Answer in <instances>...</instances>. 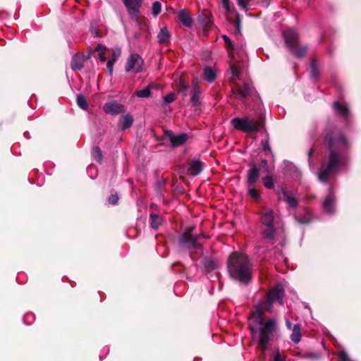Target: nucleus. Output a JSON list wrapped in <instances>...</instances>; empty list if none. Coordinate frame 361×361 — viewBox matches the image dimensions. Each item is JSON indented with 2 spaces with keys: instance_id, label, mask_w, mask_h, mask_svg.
I'll list each match as a JSON object with an SVG mask.
<instances>
[{
  "instance_id": "obj_49",
  "label": "nucleus",
  "mask_w": 361,
  "mask_h": 361,
  "mask_svg": "<svg viewBox=\"0 0 361 361\" xmlns=\"http://www.w3.org/2000/svg\"><path fill=\"white\" fill-rule=\"evenodd\" d=\"M26 317H33V314H27L26 315Z\"/></svg>"
},
{
  "instance_id": "obj_2",
  "label": "nucleus",
  "mask_w": 361,
  "mask_h": 361,
  "mask_svg": "<svg viewBox=\"0 0 361 361\" xmlns=\"http://www.w3.org/2000/svg\"><path fill=\"white\" fill-rule=\"evenodd\" d=\"M324 142L329 147L330 154L329 162L322 165L319 173L318 178L322 182H326L329 176L345 164L346 152L349 148L347 140L336 130L326 133L324 136Z\"/></svg>"
},
{
  "instance_id": "obj_44",
  "label": "nucleus",
  "mask_w": 361,
  "mask_h": 361,
  "mask_svg": "<svg viewBox=\"0 0 361 361\" xmlns=\"http://www.w3.org/2000/svg\"><path fill=\"white\" fill-rule=\"evenodd\" d=\"M261 145H262V149L264 151H270L271 150L268 140H262L261 142Z\"/></svg>"
},
{
  "instance_id": "obj_18",
  "label": "nucleus",
  "mask_w": 361,
  "mask_h": 361,
  "mask_svg": "<svg viewBox=\"0 0 361 361\" xmlns=\"http://www.w3.org/2000/svg\"><path fill=\"white\" fill-rule=\"evenodd\" d=\"M133 116L129 114H126L125 116H122L120 118V123H119L120 128L122 130H125L129 128L133 125Z\"/></svg>"
},
{
  "instance_id": "obj_24",
  "label": "nucleus",
  "mask_w": 361,
  "mask_h": 361,
  "mask_svg": "<svg viewBox=\"0 0 361 361\" xmlns=\"http://www.w3.org/2000/svg\"><path fill=\"white\" fill-rule=\"evenodd\" d=\"M204 78L207 81L209 82L214 81L216 78V71L210 66L204 68Z\"/></svg>"
},
{
  "instance_id": "obj_50",
  "label": "nucleus",
  "mask_w": 361,
  "mask_h": 361,
  "mask_svg": "<svg viewBox=\"0 0 361 361\" xmlns=\"http://www.w3.org/2000/svg\"><path fill=\"white\" fill-rule=\"evenodd\" d=\"M94 169V167H93V166H89V167H88V170H89V171H90V170H92V169Z\"/></svg>"
},
{
  "instance_id": "obj_11",
  "label": "nucleus",
  "mask_w": 361,
  "mask_h": 361,
  "mask_svg": "<svg viewBox=\"0 0 361 361\" xmlns=\"http://www.w3.org/2000/svg\"><path fill=\"white\" fill-rule=\"evenodd\" d=\"M165 135L169 138L171 143L173 147H178L183 145L187 141L188 137L185 133L175 135L171 130L165 131Z\"/></svg>"
},
{
  "instance_id": "obj_7",
  "label": "nucleus",
  "mask_w": 361,
  "mask_h": 361,
  "mask_svg": "<svg viewBox=\"0 0 361 361\" xmlns=\"http://www.w3.org/2000/svg\"><path fill=\"white\" fill-rule=\"evenodd\" d=\"M144 61L137 54H132L127 59L126 71L128 73H137L142 71Z\"/></svg>"
},
{
  "instance_id": "obj_34",
  "label": "nucleus",
  "mask_w": 361,
  "mask_h": 361,
  "mask_svg": "<svg viewBox=\"0 0 361 361\" xmlns=\"http://www.w3.org/2000/svg\"><path fill=\"white\" fill-rule=\"evenodd\" d=\"M204 265L208 269H214L217 267V262L212 259L207 258L204 259Z\"/></svg>"
},
{
  "instance_id": "obj_28",
  "label": "nucleus",
  "mask_w": 361,
  "mask_h": 361,
  "mask_svg": "<svg viewBox=\"0 0 361 361\" xmlns=\"http://www.w3.org/2000/svg\"><path fill=\"white\" fill-rule=\"evenodd\" d=\"M152 88V85H149L145 89L137 91L135 94L140 98L148 97L150 95Z\"/></svg>"
},
{
  "instance_id": "obj_6",
  "label": "nucleus",
  "mask_w": 361,
  "mask_h": 361,
  "mask_svg": "<svg viewBox=\"0 0 361 361\" xmlns=\"http://www.w3.org/2000/svg\"><path fill=\"white\" fill-rule=\"evenodd\" d=\"M285 42L290 51L297 57H302L307 51L305 47H298V34L293 29H288L283 32Z\"/></svg>"
},
{
  "instance_id": "obj_4",
  "label": "nucleus",
  "mask_w": 361,
  "mask_h": 361,
  "mask_svg": "<svg viewBox=\"0 0 361 361\" xmlns=\"http://www.w3.org/2000/svg\"><path fill=\"white\" fill-rule=\"evenodd\" d=\"M228 269L230 275L241 283H247L251 279V265L244 254L232 253L228 259Z\"/></svg>"
},
{
  "instance_id": "obj_23",
  "label": "nucleus",
  "mask_w": 361,
  "mask_h": 361,
  "mask_svg": "<svg viewBox=\"0 0 361 361\" xmlns=\"http://www.w3.org/2000/svg\"><path fill=\"white\" fill-rule=\"evenodd\" d=\"M301 326L298 324L294 325L290 335V339L293 342L298 343L301 339Z\"/></svg>"
},
{
  "instance_id": "obj_12",
  "label": "nucleus",
  "mask_w": 361,
  "mask_h": 361,
  "mask_svg": "<svg viewBox=\"0 0 361 361\" xmlns=\"http://www.w3.org/2000/svg\"><path fill=\"white\" fill-rule=\"evenodd\" d=\"M142 1V0H123L129 13L133 16H137Z\"/></svg>"
},
{
  "instance_id": "obj_15",
  "label": "nucleus",
  "mask_w": 361,
  "mask_h": 361,
  "mask_svg": "<svg viewBox=\"0 0 361 361\" xmlns=\"http://www.w3.org/2000/svg\"><path fill=\"white\" fill-rule=\"evenodd\" d=\"M279 198L287 202L289 207L295 208L298 204V200L292 196L288 191L282 189L279 193Z\"/></svg>"
},
{
  "instance_id": "obj_9",
  "label": "nucleus",
  "mask_w": 361,
  "mask_h": 361,
  "mask_svg": "<svg viewBox=\"0 0 361 361\" xmlns=\"http://www.w3.org/2000/svg\"><path fill=\"white\" fill-rule=\"evenodd\" d=\"M196 236L186 233H183L179 238L180 243L188 249L199 247L200 245L196 243Z\"/></svg>"
},
{
  "instance_id": "obj_21",
  "label": "nucleus",
  "mask_w": 361,
  "mask_h": 361,
  "mask_svg": "<svg viewBox=\"0 0 361 361\" xmlns=\"http://www.w3.org/2000/svg\"><path fill=\"white\" fill-rule=\"evenodd\" d=\"M334 109L335 111L343 116L347 117L349 114L348 109L345 104H341L338 102L334 103Z\"/></svg>"
},
{
  "instance_id": "obj_16",
  "label": "nucleus",
  "mask_w": 361,
  "mask_h": 361,
  "mask_svg": "<svg viewBox=\"0 0 361 361\" xmlns=\"http://www.w3.org/2000/svg\"><path fill=\"white\" fill-rule=\"evenodd\" d=\"M202 162L200 159H194L191 161L188 168V172L192 176H197L202 171Z\"/></svg>"
},
{
  "instance_id": "obj_35",
  "label": "nucleus",
  "mask_w": 361,
  "mask_h": 361,
  "mask_svg": "<svg viewBox=\"0 0 361 361\" xmlns=\"http://www.w3.org/2000/svg\"><path fill=\"white\" fill-rule=\"evenodd\" d=\"M92 155L94 156V157L95 158V159L99 161V162H101L102 159V152L100 150V149L98 147H95L92 149Z\"/></svg>"
},
{
  "instance_id": "obj_37",
  "label": "nucleus",
  "mask_w": 361,
  "mask_h": 361,
  "mask_svg": "<svg viewBox=\"0 0 361 361\" xmlns=\"http://www.w3.org/2000/svg\"><path fill=\"white\" fill-rule=\"evenodd\" d=\"M152 14L154 16H158L161 11V5L159 1H155L152 5Z\"/></svg>"
},
{
  "instance_id": "obj_33",
  "label": "nucleus",
  "mask_w": 361,
  "mask_h": 361,
  "mask_svg": "<svg viewBox=\"0 0 361 361\" xmlns=\"http://www.w3.org/2000/svg\"><path fill=\"white\" fill-rule=\"evenodd\" d=\"M319 75V71L317 68V61L312 60L311 63V76L314 80H316Z\"/></svg>"
},
{
  "instance_id": "obj_14",
  "label": "nucleus",
  "mask_w": 361,
  "mask_h": 361,
  "mask_svg": "<svg viewBox=\"0 0 361 361\" xmlns=\"http://www.w3.org/2000/svg\"><path fill=\"white\" fill-rule=\"evenodd\" d=\"M200 94L201 90L198 85L197 79L195 78L192 82V96L190 98V102L192 106H196L200 104Z\"/></svg>"
},
{
  "instance_id": "obj_8",
  "label": "nucleus",
  "mask_w": 361,
  "mask_h": 361,
  "mask_svg": "<svg viewBox=\"0 0 361 361\" xmlns=\"http://www.w3.org/2000/svg\"><path fill=\"white\" fill-rule=\"evenodd\" d=\"M336 198L332 189L329 188V194L325 197L323 204L322 209L324 213L327 214H333L335 210Z\"/></svg>"
},
{
  "instance_id": "obj_41",
  "label": "nucleus",
  "mask_w": 361,
  "mask_h": 361,
  "mask_svg": "<svg viewBox=\"0 0 361 361\" xmlns=\"http://www.w3.org/2000/svg\"><path fill=\"white\" fill-rule=\"evenodd\" d=\"M118 200V197L116 194L111 195L109 198V202L111 204H115Z\"/></svg>"
},
{
  "instance_id": "obj_38",
  "label": "nucleus",
  "mask_w": 361,
  "mask_h": 361,
  "mask_svg": "<svg viewBox=\"0 0 361 361\" xmlns=\"http://www.w3.org/2000/svg\"><path fill=\"white\" fill-rule=\"evenodd\" d=\"M259 166L263 172L269 173V168L268 166V162L266 159H262L261 161Z\"/></svg>"
},
{
  "instance_id": "obj_29",
  "label": "nucleus",
  "mask_w": 361,
  "mask_h": 361,
  "mask_svg": "<svg viewBox=\"0 0 361 361\" xmlns=\"http://www.w3.org/2000/svg\"><path fill=\"white\" fill-rule=\"evenodd\" d=\"M76 102H77V104L82 109H84V110H86L88 108V104H87V99L86 98L82 95V94H78L77 96V99H76Z\"/></svg>"
},
{
  "instance_id": "obj_36",
  "label": "nucleus",
  "mask_w": 361,
  "mask_h": 361,
  "mask_svg": "<svg viewBox=\"0 0 361 361\" xmlns=\"http://www.w3.org/2000/svg\"><path fill=\"white\" fill-rule=\"evenodd\" d=\"M121 53V49H119L118 47L112 49L111 56L109 59L114 60V61L116 62L118 60V59L119 58Z\"/></svg>"
},
{
  "instance_id": "obj_13",
  "label": "nucleus",
  "mask_w": 361,
  "mask_h": 361,
  "mask_svg": "<svg viewBox=\"0 0 361 361\" xmlns=\"http://www.w3.org/2000/svg\"><path fill=\"white\" fill-rule=\"evenodd\" d=\"M259 169L255 165H253L247 171V185H255V183L259 179Z\"/></svg>"
},
{
  "instance_id": "obj_25",
  "label": "nucleus",
  "mask_w": 361,
  "mask_h": 361,
  "mask_svg": "<svg viewBox=\"0 0 361 361\" xmlns=\"http://www.w3.org/2000/svg\"><path fill=\"white\" fill-rule=\"evenodd\" d=\"M265 228L263 231V235L267 239H272L275 235V228L274 225L264 226Z\"/></svg>"
},
{
  "instance_id": "obj_22",
  "label": "nucleus",
  "mask_w": 361,
  "mask_h": 361,
  "mask_svg": "<svg viewBox=\"0 0 361 361\" xmlns=\"http://www.w3.org/2000/svg\"><path fill=\"white\" fill-rule=\"evenodd\" d=\"M84 58L80 56H74L71 60V68L74 71L80 70L83 67Z\"/></svg>"
},
{
  "instance_id": "obj_27",
  "label": "nucleus",
  "mask_w": 361,
  "mask_h": 361,
  "mask_svg": "<svg viewBox=\"0 0 361 361\" xmlns=\"http://www.w3.org/2000/svg\"><path fill=\"white\" fill-rule=\"evenodd\" d=\"M270 361H286V356L279 349H276L273 352Z\"/></svg>"
},
{
  "instance_id": "obj_32",
  "label": "nucleus",
  "mask_w": 361,
  "mask_h": 361,
  "mask_svg": "<svg viewBox=\"0 0 361 361\" xmlns=\"http://www.w3.org/2000/svg\"><path fill=\"white\" fill-rule=\"evenodd\" d=\"M249 195L252 198L255 200H258L260 197L259 192L255 189V185H247Z\"/></svg>"
},
{
  "instance_id": "obj_40",
  "label": "nucleus",
  "mask_w": 361,
  "mask_h": 361,
  "mask_svg": "<svg viewBox=\"0 0 361 361\" xmlns=\"http://www.w3.org/2000/svg\"><path fill=\"white\" fill-rule=\"evenodd\" d=\"M115 62L114 61V60H109L108 62H107V64H106V68H107V72H108V74L109 75H111L112 73H113V69H114V65Z\"/></svg>"
},
{
  "instance_id": "obj_1",
  "label": "nucleus",
  "mask_w": 361,
  "mask_h": 361,
  "mask_svg": "<svg viewBox=\"0 0 361 361\" xmlns=\"http://www.w3.org/2000/svg\"><path fill=\"white\" fill-rule=\"evenodd\" d=\"M284 288L282 284H277L271 289L265 301L259 304L252 312L249 320V328L255 339H257L262 351H265L273 332L276 329V322L271 319L264 322V312H269L273 302L277 300L280 305L283 304Z\"/></svg>"
},
{
  "instance_id": "obj_5",
  "label": "nucleus",
  "mask_w": 361,
  "mask_h": 361,
  "mask_svg": "<svg viewBox=\"0 0 361 361\" xmlns=\"http://www.w3.org/2000/svg\"><path fill=\"white\" fill-rule=\"evenodd\" d=\"M231 123L236 130L251 133L257 131L262 127L263 120H255L248 117L234 118L231 120Z\"/></svg>"
},
{
  "instance_id": "obj_30",
  "label": "nucleus",
  "mask_w": 361,
  "mask_h": 361,
  "mask_svg": "<svg viewBox=\"0 0 361 361\" xmlns=\"http://www.w3.org/2000/svg\"><path fill=\"white\" fill-rule=\"evenodd\" d=\"M151 219V226L153 228H157L161 223L160 216L157 214H152L150 215Z\"/></svg>"
},
{
  "instance_id": "obj_43",
  "label": "nucleus",
  "mask_w": 361,
  "mask_h": 361,
  "mask_svg": "<svg viewBox=\"0 0 361 361\" xmlns=\"http://www.w3.org/2000/svg\"><path fill=\"white\" fill-rule=\"evenodd\" d=\"M238 4L242 9L247 11V0H238Z\"/></svg>"
},
{
  "instance_id": "obj_19",
  "label": "nucleus",
  "mask_w": 361,
  "mask_h": 361,
  "mask_svg": "<svg viewBox=\"0 0 361 361\" xmlns=\"http://www.w3.org/2000/svg\"><path fill=\"white\" fill-rule=\"evenodd\" d=\"M262 224L264 226L274 225V215L271 209H266L262 216Z\"/></svg>"
},
{
  "instance_id": "obj_10",
  "label": "nucleus",
  "mask_w": 361,
  "mask_h": 361,
  "mask_svg": "<svg viewBox=\"0 0 361 361\" xmlns=\"http://www.w3.org/2000/svg\"><path fill=\"white\" fill-rule=\"evenodd\" d=\"M103 109L106 113L111 115H116L125 111V107L123 104L116 102H110L106 103Z\"/></svg>"
},
{
  "instance_id": "obj_48",
  "label": "nucleus",
  "mask_w": 361,
  "mask_h": 361,
  "mask_svg": "<svg viewBox=\"0 0 361 361\" xmlns=\"http://www.w3.org/2000/svg\"><path fill=\"white\" fill-rule=\"evenodd\" d=\"M235 27H236V29H237L238 31H240V22H239V20H238V21L236 22Z\"/></svg>"
},
{
  "instance_id": "obj_3",
  "label": "nucleus",
  "mask_w": 361,
  "mask_h": 361,
  "mask_svg": "<svg viewBox=\"0 0 361 361\" xmlns=\"http://www.w3.org/2000/svg\"><path fill=\"white\" fill-rule=\"evenodd\" d=\"M222 38L228 48L231 58L229 68L231 74V80L233 83L232 94L236 99L245 102L252 91V87L248 82H244L243 85L238 82V80H241L242 71L245 66V56L235 49L228 37L223 35Z\"/></svg>"
},
{
  "instance_id": "obj_20",
  "label": "nucleus",
  "mask_w": 361,
  "mask_h": 361,
  "mask_svg": "<svg viewBox=\"0 0 361 361\" xmlns=\"http://www.w3.org/2000/svg\"><path fill=\"white\" fill-rule=\"evenodd\" d=\"M158 41L161 44L167 43L170 40V34L166 27L161 28L160 32L157 35Z\"/></svg>"
},
{
  "instance_id": "obj_17",
  "label": "nucleus",
  "mask_w": 361,
  "mask_h": 361,
  "mask_svg": "<svg viewBox=\"0 0 361 361\" xmlns=\"http://www.w3.org/2000/svg\"><path fill=\"white\" fill-rule=\"evenodd\" d=\"M178 20L183 25L190 27L192 24V20L190 14L184 9L178 12Z\"/></svg>"
},
{
  "instance_id": "obj_45",
  "label": "nucleus",
  "mask_w": 361,
  "mask_h": 361,
  "mask_svg": "<svg viewBox=\"0 0 361 361\" xmlns=\"http://www.w3.org/2000/svg\"><path fill=\"white\" fill-rule=\"evenodd\" d=\"M222 4L228 12L231 11V8L230 6L229 0H222Z\"/></svg>"
},
{
  "instance_id": "obj_46",
  "label": "nucleus",
  "mask_w": 361,
  "mask_h": 361,
  "mask_svg": "<svg viewBox=\"0 0 361 361\" xmlns=\"http://www.w3.org/2000/svg\"><path fill=\"white\" fill-rule=\"evenodd\" d=\"M186 90L187 87L183 84V80L180 79V91L183 92V95H185Z\"/></svg>"
},
{
  "instance_id": "obj_31",
  "label": "nucleus",
  "mask_w": 361,
  "mask_h": 361,
  "mask_svg": "<svg viewBox=\"0 0 361 361\" xmlns=\"http://www.w3.org/2000/svg\"><path fill=\"white\" fill-rule=\"evenodd\" d=\"M105 49H106V48L100 44H97L94 49L95 51L99 52L98 53L99 59L102 62H104L106 60L105 54H104Z\"/></svg>"
},
{
  "instance_id": "obj_47",
  "label": "nucleus",
  "mask_w": 361,
  "mask_h": 361,
  "mask_svg": "<svg viewBox=\"0 0 361 361\" xmlns=\"http://www.w3.org/2000/svg\"><path fill=\"white\" fill-rule=\"evenodd\" d=\"M286 327H287L288 329H291V323H290V322L289 321V319H286Z\"/></svg>"
},
{
  "instance_id": "obj_39",
  "label": "nucleus",
  "mask_w": 361,
  "mask_h": 361,
  "mask_svg": "<svg viewBox=\"0 0 361 361\" xmlns=\"http://www.w3.org/2000/svg\"><path fill=\"white\" fill-rule=\"evenodd\" d=\"M176 94L174 93H169L164 97V102L165 104H169L175 100Z\"/></svg>"
},
{
  "instance_id": "obj_26",
  "label": "nucleus",
  "mask_w": 361,
  "mask_h": 361,
  "mask_svg": "<svg viewBox=\"0 0 361 361\" xmlns=\"http://www.w3.org/2000/svg\"><path fill=\"white\" fill-rule=\"evenodd\" d=\"M262 182L265 188L272 189L274 187V180L271 175L269 173L262 178Z\"/></svg>"
},
{
  "instance_id": "obj_42",
  "label": "nucleus",
  "mask_w": 361,
  "mask_h": 361,
  "mask_svg": "<svg viewBox=\"0 0 361 361\" xmlns=\"http://www.w3.org/2000/svg\"><path fill=\"white\" fill-rule=\"evenodd\" d=\"M296 218V220L301 223V224H306V223H308L310 221V218L308 214H307L304 218L302 219H300V217L298 216H295Z\"/></svg>"
}]
</instances>
